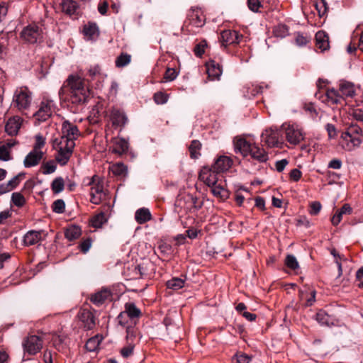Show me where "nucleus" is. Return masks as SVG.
<instances>
[{
    "instance_id": "obj_1",
    "label": "nucleus",
    "mask_w": 363,
    "mask_h": 363,
    "mask_svg": "<svg viewBox=\"0 0 363 363\" xmlns=\"http://www.w3.org/2000/svg\"><path fill=\"white\" fill-rule=\"evenodd\" d=\"M60 99L73 104H84L89 95V89L85 79L78 74H70L64 82L58 92Z\"/></svg>"
},
{
    "instance_id": "obj_2",
    "label": "nucleus",
    "mask_w": 363,
    "mask_h": 363,
    "mask_svg": "<svg viewBox=\"0 0 363 363\" xmlns=\"http://www.w3.org/2000/svg\"><path fill=\"white\" fill-rule=\"evenodd\" d=\"M362 128L352 123L346 130L342 133V146L347 151H352L359 146L362 143Z\"/></svg>"
},
{
    "instance_id": "obj_3",
    "label": "nucleus",
    "mask_w": 363,
    "mask_h": 363,
    "mask_svg": "<svg viewBox=\"0 0 363 363\" xmlns=\"http://www.w3.org/2000/svg\"><path fill=\"white\" fill-rule=\"evenodd\" d=\"M52 146L55 149H58L55 160L61 165H65L69 161L73 150L75 147V143L67 140L65 143L57 140H54Z\"/></svg>"
},
{
    "instance_id": "obj_4",
    "label": "nucleus",
    "mask_w": 363,
    "mask_h": 363,
    "mask_svg": "<svg viewBox=\"0 0 363 363\" xmlns=\"http://www.w3.org/2000/svg\"><path fill=\"white\" fill-rule=\"evenodd\" d=\"M44 340L42 336L38 335H30L22 341L24 357L33 356L41 351L43 347Z\"/></svg>"
},
{
    "instance_id": "obj_5",
    "label": "nucleus",
    "mask_w": 363,
    "mask_h": 363,
    "mask_svg": "<svg viewBox=\"0 0 363 363\" xmlns=\"http://www.w3.org/2000/svg\"><path fill=\"white\" fill-rule=\"evenodd\" d=\"M32 93L26 86L17 89L13 94V104L20 111L28 109L31 104Z\"/></svg>"
},
{
    "instance_id": "obj_6",
    "label": "nucleus",
    "mask_w": 363,
    "mask_h": 363,
    "mask_svg": "<svg viewBox=\"0 0 363 363\" xmlns=\"http://www.w3.org/2000/svg\"><path fill=\"white\" fill-rule=\"evenodd\" d=\"M21 38L28 43H37L43 40V30L36 24H29L21 31Z\"/></svg>"
},
{
    "instance_id": "obj_7",
    "label": "nucleus",
    "mask_w": 363,
    "mask_h": 363,
    "mask_svg": "<svg viewBox=\"0 0 363 363\" xmlns=\"http://www.w3.org/2000/svg\"><path fill=\"white\" fill-rule=\"evenodd\" d=\"M80 135V132L77 128V126L69 121L65 120L62 122V135L60 138H55V140H57L60 141H62L65 143V141L69 140L72 142H74Z\"/></svg>"
},
{
    "instance_id": "obj_8",
    "label": "nucleus",
    "mask_w": 363,
    "mask_h": 363,
    "mask_svg": "<svg viewBox=\"0 0 363 363\" xmlns=\"http://www.w3.org/2000/svg\"><path fill=\"white\" fill-rule=\"evenodd\" d=\"M54 107L55 103L52 100L43 99L40 104L38 110L33 114V117L38 122H45L51 117Z\"/></svg>"
},
{
    "instance_id": "obj_9",
    "label": "nucleus",
    "mask_w": 363,
    "mask_h": 363,
    "mask_svg": "<svg viewBox=\"0 0 363 363\" xmlns=\"http://www.w3.org/2000/svg\"><path fill=\"white\" fill-rule=\"evenodd\" d=\"M218 174H219V172L215 171L212 166H204L201 169L199 177L201 181L211 187L217 184Z\"/></svg>"
},
{
    "instance_id": "obj_10",
    "label": "nucleus",
    "mask_w": 363,
    "mask_h": 363,
    "mask_svg": "<svg viewBox=\"0 0 363 363\" xmlns=\"http://www.w3.org/2000/svg\"><path fill=\"white\" fill-rule=\"evenodd\" d=\"M281 128L284 130L286 140L291 144L297 145L303 140L302 132L294 125L283 124Z\"/></svg>"
},
{
    "instance_id": "obj_11",
    "label": "nucleus",
    "mask_w": 363,
    "mask_h": 363,
    "mask_svg": "<svg viewBox=\"0 0 363 363\" xmlns=\"http://www.w3.org/2000/svg\"><path fill=\"white\" fill-rule=\"evenodd\" d=\"M78 318L82 322V326L86 330H92L96 325V317L88 309H81L78 313Z\"/></svg>"
},
{
    "instance_id": "obj_12",
    "label": "nucleus",
    "mask_w": 363,
    "mask_h": 363,
    "mask_svg": "<svg viewBox=\"0 0 363 363\" xmlns=\"http://www.w3.org/2000/svg\"><path fill=\"white\" fill-rule=\"evenodd\" d=\"M262 142L264 143L268 147H279L281 143L279 142V132L278 130H274L272 128L266 130L262 133Z\"/></svg>"
},
{
    "instance_id": "obj_13",
    "label": "nucleus",
    "mask_w": 363,
    "mask_h": 363,
    "mask_svg": "<svg viewBox=\"0 0 363 363\" xmlns=\"http://www.w3.org/2000/svg\"><path fill=\"white\" fill-rule=\"evenodd\" d=\"M242 38V35L236 30H225L220 33V41L225 48L231 44L239 43Z\"/></svg>"
},
{
    "instance_id": "obj_14",
    "label": "nucleus",
    "mask_w": 363,
    "mask_h": 363,
    "mask_svg": "<svg viewBox=\"0 0 363 363\" xmlns=\"http://www.w3.org/2000/svg\"><path fill=\"white\" fill-rule=\"evenodd\" d=\"M110 119L112 125L115 128H123L128 121V117L125 112L117 108H113L111 111Z\"/></svg>"
},
{
    "instance_id": "obj_15",
    "label": "nucleus",
    "mask_w": 363,
    "mask_h": 363,
    "mask_svg": "<svg viewBox=\"0 0 363 363\" xmlns=\"http://www.w3.org/2000/svg\"><path fill=\"white\" fill-rule=\"evenodd\" d=\"M233 164V161L230 157L220 155L216 158L214 163L211 166L217 172L223 173L229 170Z\"/></svg>"
},
{
    "instance_id": "obj_16",
    "label": "nucleus",
    "mask_w": 363,
    "mask_h": 363,
    "mask_svg": "<svg viewBox=\"0 0 363 363\" xmlns=\"http://www.w3.org/2000/svg\"><path fill=\"white\" fill-rule=\"evenodd\" d=\"M22 122L23 119L18 116L9 118L5 125V131L11 136L16 135L22 125Z\"/></svg>"
},
{
    "instance_id": "obj_17",
    "label": "nucleus",
    "mask_w": 363,
    "mask_h": 363,
    "mask_svg": "<svg viewBox=\"0 0 363 363\" xmlns=\"http://www.w3.org/2000/svg\"><path fill=\"white\" fill-rule=\"evenodd\" d=\"M45 155L44 152H37L32 150L25 157L23 165L26 168L35 167L40 164Z\"/></svg>"
},
{
    "instance_id": "obj_18",
    "label": "nucleus",
    "mask_w": 363,
    "mask_h": 363,
    "mask_svg": "<svg viewBox=\"0 0 363 363\" xmlns=\"http://www.w3.org/2000/svg\"><path fill=\"white\" fill-rule=\"evenodd\" d=\"M124 311L128 318L134 323H136V320H138L142 315L140 309L133 302H128L125 304Z\"/></svg>"
},
{
    "instance_id": "obj_19",
    "label": "nucleus",
    "mask_w": 363,
    "mask_h": 363,
    "mask_svg": "<svg viewBox=\"0 0 363 363\" xmlns=\"http://www.w3.org/2000/svg\"><path fill=\"white\" fill-rule=\"evenodd\" d=\"M316 320L322 325H334L337 320L333 315H329L325 311L320 309L315 315Z\"/></svg>"
},
{
    "instance_id": "obj_20",
    "label": "nucleus",
    "mask_w": 363,
    "mask_h": 363,
    "mask_svg": "<svg viewBox=\"0 0 363 363\" xmlns=\"http://www.w3.org/2000/svg\"><path fill=\"white\" fill-rule=\"evenodd\" d=\"M83 33L87 40H94L99 35V26L94 22H89L84 26Z\"/></svg>"
},
{
    "instance_id": "obj_21",
    "label": "nucleus",
    "mask_w": 363,
    "mask_h": 363,
    "mask_svg": "<svg viewBox=\"0 0 363 363\" xmlns=\"http://www.w3.org/2000/svg\"><path fill=\"white\" fill-rule=\"evenodd\" d=\"M253 144L247 141L245 138H239L235 141V150L240 152L243 157H247L251 151Z\"/></svg>"
},
{
    "instance_id": "obj_22",
    "label": "nucleus",
    "mask_w": 363,
    "mask_h": 363,
    "mask_svg": "<svg viewBox=\"0 0 363 363\" xmlns=\"http://www.w3.org/2000/svg\"><path fill=\"white\" fill-rule=\"evenodd\" d=\"M206 72L212 80L218 79L222 74V69L218 63L211 60L206 63Z\"/></svg>"
},
{
    "instance_id": "obj_23",
    "label": "nucleus",
    "mask_w": 363,
    "mask_h": 363,
    "mask_svg": "<svg viewBox=\"0 0 363 363\" xmlns=\"http://www.w3.org/2000/svg\"><path fill=\"white\" fill-rule=\"evenodd\" d=\"M249 155H250L253 160L259 162H266L269 159L267 152L263 148H260L255 144H253Z\"/></svg>"
},
{
    "instance_id": "obj_24",
    "label": "nucleus",
    "mask_w": 363,
    "mask_h": 363,
    "mask_svg": "<svg viewBox=\"0 0 363 363\" xmlns=\"http://www.w3.org/2000/svg\"><path fill=\"white\" fill-rule=\"evenodd\" d=\"M60 6L62 12L68 16L77 14L79 9V4L74 0H62Z\"/></svg>"
},
{
    "instance_id": "obj_25",
    "label": "nucleus",
    "mask_w": 363,
    "mask_h": 363,
    "mask_svg": "<svg viewBox=\"0 0 363 363\" xmlns=\"http://www.w3.org/2000/svg\"><path fill=\"white\" fill-rule=\"evenodd\" d=\"M42 230H29L23 237V243L26 246H31L38 243L41 240Z\"/></svg>"
},
{
    "instance_id": "obj_26",
    "label": "nucleus",
    "mask_w": 363,
    "mask_h": 363,
    "mask_svg": "<svg viewBox=\"0 0 363 363\" xmlns=\"http://www.w3.org/2000/svg\"><path fill=\"white\" fill-rule=\"evenodd\" d=\"M111 296V291L102 289L93 294L90 298L91 301L96 306H101Z\"/></svg>"
},
{
    "instance_id": "obj_27",
    "label": "nucleus",
    "mask_w": 363,
    "mask_h": 363,
    "mask_svg": "<svg viewBox=\"0 0 363 363\" xmlns=\"http://www.w3.org/2000/svg\"><path fill=\"white\" fill-rule=\"evenodd\" d=\"M316 46L325 51L329 48V37L328 35L323 30H319L315 34Z\"/></svg>"
},
{
    "instance_id": "obj_28",
    "label": "nucleus",
    "mask_w": 363,
    "mask_h": 363,
    "mask_svg": "<svg viewBox=\"0 0 363 363\" xmlns=\"http://www.w3.org/2000/svg\"><path fill=\"white\" fill-rule=\"evenodd\" d=\"M89 184L94 185L91 188L90 195L97 194L101 196L104 195L103 182L98 176L94 175L91 177V181L89 183Z\"/></svg>"
},
{
    "instance_id": "obj_29",
    "label": "nucleus",
    "mask_w": 363,
    "mask_h": 363,
    "mask_svg": "<svg viewBox=\"0 0 363 363\" xmlns=\"http://www.w3.org/2000/svg\"><path fill=\"white\" fill-rule=\"evenodd\" d=\"M190 23L194 26L199 28L202 27L205 23V18L201 10H192L189 14Z\"/></svg>"
},
{
    "instance_id": "obj_30",
    "label": "nucleus",
    "mask_w": 363,
    "mask_h": 363,
    "mask_svg": "<svg viewBox=\"0 0 363 363\" xmlns=\"http://www.w3.org/2000/svg\"><path fill=\"white\" fill-rule=\"evenodd\" d=\"M352 212V208L348 203H345L340 209L337 210L335 214L331 218V222L333 225H337L341 220L342 215L347 214L350 215Z\"/></svg>"
},
{
    "instance_id": "obj_31",
    "label": "nucleus",
    "mask_w": 363,
    "mask_h": 363,
    "mask_svg": "<svg viewBox=\"0 0 363 363\" xmlns=\"http://www.w3.org/2000/svg\"><path fill=\"white\" fill-rule=\"evenodd\" d=\"M339 91L341 96H342L343 100L344 97H353L355 94L354 85L348 82H340L339 86Z\"/></svg>"
},
{
    "instance_id": "obj_32",
    "label": "nucleus",
    "mask_w": 363,
    "mask_h": 363,
    "mask_svg": "<svg viewBox=\"0 0 363 363\" xmlns=\"http://www.w3.org/2000/svg\"><path fill=\"white\" fill-rule=\"evenodd\" d=\"M135 219L139 224H143L152 219V215L148 208H141L136 211Z\"/></svg>"
},
{
    "instance_id": "obj_33",
    "label": "nucleus",
    "mask_w": 363,
    "mask_h": 363,
    "mask_svg": "<svg viewBox=\"0 0 363 363\" xmlns=\"http://www.w3.org/2000/svg\"><path fill=\"white\" fill-rule=\"evenodd\" d=\"M113 152L119 155H122L128 151V143L123 138H115L113 140Z\"/></svg>"
},
{
    "instance_id": "obj_34",
    "label": "nucleus",
    "mask_w": 363,
    "mask_h": 363,
    "mask_svg": "<svg viewBox=\"0 0 363 363\" xmlns=\"http://www.w3.org/2000/svg\"><path fill=\"white\" fill-rule=\"evenodd\" d=\"M325 97L328 101L331 102L333 104H341L342 101H343L342 96H341L340 91L333 88L326 91Z\"/></svg>"
},
{
    "instance_id": "obj_35",
    "label": "nucleus",
    "mask_w": 363,
    "mask_h": 363,
    "mask_svg": "<svg viewBox=\"0 0 363 363\" xmlns=\"http://www.w3.org/2000/svg\"><path fill=\"white\" fill-rule=\"evenodd\" d=\"M66 337L62 335H55L52 337V342L53 347L60 352H65L67 350Z\"/></svg>"
},
{
    "instance_id": "obj_36",
    "label": "nucleus",
    "mask_w": 363,
    "mask_h": 363,
    "mask_svg": "<svg viewBox=\"0 0 363 363\" xmlns=\"http://www.w3.org/2000/svg\"><path fill=\"white\" fill-rule=\"evenodd\" d=\"M201 143L198 140H194L191 141L189 150L190 153V157L191 159H198L201 156L200 150L201 149Z\"/></svg>"
},
{
    "instance_id": "obj_37",
    "label": "nucleus",
    "mask_w": 363,
    "mask_h": 363,
    "mask_svg": "<svg viewBox=\"0 0 363 363\" xmlns=\"http://www.w3.org/2000/svg\"><path fill=\"white\" fill-rule=\"evenodd\" d=\"M103 337L99 335L90 337L85 344V348L89 352H94L97 350Z\"/></svg>"
},
{
    "instance_id": "obj_38",
    "label": "nucleus",
    "mask_w": 363,
    "mask_h": 363,
    "mask_svg": "<svg viewBox=\"0 0 363 363\" xmlns=\"http://www.w3.org/2000/svg\"><path fill=\"white\" fill-rule=\"evenodd\" d=\"M82 234V230L79 226L72 225L67 228L65 232V238L72 241L78 238Z\"/></svg>"
},
{
    "instance_id": "obj_39",
    "label": "nucleus",
    "mask_w": 363,
    "mask_h": 363,
    "mask_svg": "<svg viewBox=\"0 0 363 363\" xmlns=\"http://www.w3.org/2000/svg\"><path fill=\"white\" fill-rule=\"evenodd\" d=\"M107 222V218L104 212H101L90 220V224L93 228H101L102 225Z\"/></svg>"
},
{
    "instance_id": "obj_40",
    "label": "nucleus",
    "mask_w": 363,
    "mask_h": 363,
    "mask_svg": "<svg viewBox=\"0 0 363 363\" xmlns=\"http://www.w3.org/2000/svg\"><path fill=\"white\" fill-rule=\"evenodd\" d=\"M185 280L178 277H174L166 283L167 287L173 290H179L184 287Z\"/></svg>"
},
{
    "instance_id": "obj_41",
    "label": "nucleus",
    "mask_w": 363,
    "mask_h": 363,
    "mask_svg": "<svg viewBox=\"0 0 363 363\" xmlns=\"http://www.w3.org/2000/svg\"><path fill=\"white\" fill-rule=\"evenodd\" d=\"M313 6L320 17L323 16L328 10V3L325 0H315Z\"/></svg>"
},
{
    "instance_id": "obj_42",
    "label": "nucleus",
    "mask_w": 363,
    "mask_h": 363,
    "mask_svg": "<svg viewBox=\"0 0 363 363\" xmlns=\"http://www.w3.org/2000/svg\"><path fill=\"white\" fill-rule=\"evenodd\" d=\"M211 192L213 194L221 199H226L229 196V192L228 190L222 187L220 185H216L211 186Z\"/></svg>"
},
{
    "instance_id": "obj_43",
    "label": "nucleus",
    "mask_w": 363,
    "mask_h": 363,
    "mask_svg": "<svg viewBox=\"0 0 363 363\" xmlns=\"http://www.w3.org/2000/svg\"><path fill=\"white\" fill-rule=\"evenodd\" d=\"M65 187V182L62 177L55 178L51 184V189L55 194L62 192Z\"/></svg>"
},
{
    "instance_id": "obj_44",
    "label": "nucleus",
    "mask_w": 363,
    "mask_h": 363,
    "mask_svg": "<svg viewBox=\"0 0 363 363\" xmlns=\"http://www.w3.org/2000/svg\"><path fill=\"white\" fill-rule=\"evenodd\" d=\"M131 60V55L126 53L122 52L119 56L117 57L115 63L117 67H123L128 65Z\"/></svg>"
},
{
    "instance_id": "obj_45",
    "label": "nucleus",
    "mask_w": 363,
    "mask_h": 363,
    "mask_svg": "<svg viewBox=\"0 0 363 363\" xmlns=\"http://www.w3.org/2000/svg\"><path fill=\"white\" fill-rule=\"evenodd\" d=\"M127 170V167L123 163H116L111 167V171L116 176H125Z\"/></svg>"
},
{
    "instance_id": "obj_46",
    "label": "nucleus",
    "mask_w": 363,
    "mask_h": 363,
    "mask_svg": "<svg viewBox=\"0 0 363 363\" xmlns=\"http://www.w3.org/2000/svg\"><path fill=\"white\" fill-rule=\"evenodd\" d=\"M11 202L17 207H22L26 203V199L20 192H14L11 195Z\"/></svg>"
},
{
    "instance_id": "obj_47",
    "label": "nucleus",
    "mask_w": 363,
    "mask_h": 363,
    "mask_svg": "<svg viewBox=\"0 0 363 363\" xmlns=\"http://www.w3.org/2000/svg\"><path fill=\"white\" fill-rule=\"evenodd\" d=\"M45 138L41 134H38L35 136V143L33 147V150L37 152H43L42 149L45 145Z\"/></svg>"
},
{
    "instance_id": "obj_48",
    "label": "nucleus",
    "mask_w": 363,
    "mask_h": 363,
    "mask_svg": "<svg viewBox=\"0 0 363 363\" xmlns=\"http://www.w3.org/2000/svg\"><path fill=\"white\" fill-rule=\"evenodd\" d=\"M101 74V69L99 65L90 66L87 69V76L90 78V80L96 79Z\"/></svg>"
},
{
    "instance_id": "obj_49",
    "label": "nucleus",
    "mask_w": 363,
    "mask_h": 363,
    "mask_svg": "<svg viewBox=\"0 0 363 363\" xmlns=\"http://www.w3.org/2000/svg\"><path fill=\"white\" fill-rule=\"evenodd\" d=\"M285 264L288 268L292 270H295L299 267L298 262L296 257L293 255H288L286 257Z\"/></svg>"
},
{
    "instance_id": "obj_50",
    "label": "nucleus",
    "mask_w": 363,
    "mask_h": 363,
    "mask_svg": "<svg viewBox=\"0 0 363 363\" xmlns=\"http://www.w3.org/2000/svg\"><path fill=\"white\" fill-rule=\"evenodd\" d=\"M207 47V42L203 40L196 44L194 48V55L198 57H201L205 52V48Z\"/></svg>"
},
{
    "instance_id": "obj_51",
    "label": "nucleus",
    "mask_w": 363,
    "mask_h": 363,
    "mask_svg": "<svg viewBox=\"0 0 363 363\" xmlns=\"http://www.w3.org/2000/svg\"><path fill=\"white\" fill-rule=\"evenodd\" d=\"M52 211L56 213H62L65 209V203L62 199H57L52 206Z\"/></svg>"
},
{
    "instance_id": "obj_52",
    "label": "nucleus",
    "mask_w": 363,
    "mask_h": 363,
    "mask_svg": "<svg viewBox=\"0 0 363 363\" xmlns=\"http://www.w3.org/2000/svg\"><path fill=\"white\" fill-rule=\"evenodd\" d=\"M251 360V357L244 354V353H238L233 358V363H250Z\"/></svg>"
},
{
    "instance_id": "obj_53",
    "label": "nucleus",
    "mask_w": 363,
    "mask_h": 363,
    "mask_svg": "<svg viewBox=\"0 0 363 363\" xmlns=\"http://www.w3.org/2000/svg\"><path fill=\"white\" fill-rule=\"evenodd\" d=\"M153 98L157 104H164L168 101L169 95L164 92L158 91L154 94Z\"/></svg>"
},
{
    "instance_id": "obj_54",
    "label": "nucleus",
    "mask_w": 363,
    "mask_h": 363,
    "mask_svg": "<svg viewBox=\"0 0 363 363\" xmlns=\"http://www.w3.org/2000/svg\"><path fill=\"white\" fill-rule=\"evenodd\" d=\"M288 28L285 25H279L274 29V33L277 37L284 38L288 35Z\"/></svg>"
},
{
    "instance_id": "obj_55",
    "label": "nucleus",
    "mask_w": 363,
    "mask_h": 363,
    "mask_svg": "<svg viewBox=\"0 0 363 363\" xmlns=\"http://www.w3.org/2000/svg\"><path fill=\"white\" fill-rule=\"evenodd\" d=\"M91 244H92V239L91 238H87L80 242V243L79 245V249L80 250V251L82 252L85 254L89 250L91 246Z\"/></svg>"
},
{
    "instance_id": "obj_56",
    "label": "nucleus",
    "mask_w": 363,
    "mask_h": 363,
    "mask_svg": "<svg viewBox=\"0 0 363 363\" xmlns=\"http://www.w3.org/2000/svg\"><path fill=\"white\" fill-rule=\"evenodd\" d=\"M43 170V173L44 174H49L53 173L56 170V164H55V162L52 160H50L49 162H47L46 163L43 164L42 166Z\"/></svg>"
},
{
    "instance_id": "obj_57",
    "label": "nucleus",
    "mask_w": 363,
    "mask_h": 363,
    "mask_svg": "<svg viewBox=\"0 0 363 363\" xmlns=\"http://www.w3.org/2000/svg\"><path fill=\"white\" fill-rule=\"evenodd\" d=\"M25 177L24 173H19L10 179L7 184L10 186L11 190L14 189L20 183L21 180Z\"/></svg>"
},
{
    "instance_id": "obj_58",
    "label": "nucleus",
    "mask_w": 363,
    "mask_h": 363,
    "mask_svg": "<svg viewBox=\"0 0 363 363\" xmlns=\"http://www.w3.org/2000/svg\"><path fill=\"white\" fill-rule=\"evenodd\" d=\"M11 160L10 152L8 150L7 146L5 145L0 146V160L1 161H9Z\"/></svg>"
},
{
    "instance_id": "obj_59",
    "label": "nucleus",
    "mask_w": 363,
    "mask_h": 363,
    "mask_svg": "<svg viewBox=\"0 0 363 363\" xmlns=\"http://www.w3.org/2000/svg\"><path fill=\"white\" fill-rule=\"evenodd\" d=\"M177 72L175 69L167 68L164 74V79L167 82H172L177 77Z\"/></svg>"
},
{
    "instance_id": "obj_60",
    "label": "nucleus",
    "mask_w": 363,
    "mask_h": 363,
    "mask_svg": "<svg viewBox=\"0 0 363 363\" xmlns=\"http://www.w3.org/2000/svg\"><path fill=\"white\" fill-rule=\"evenodd\" d=\"M247 6L252 12H259L262 5L259 0H247Z\"/></svg>"
},
{
    "instance_id": "obj_61",
    "label": "nucleus",
    "mask_w": 363,
    "mask_h": 363,
    "mask_svg": "<svg viewBox=\"0 0 363 363\" xmlns=\"http://www.w3.org/2000/svg\"><path fill=\"white\" fill-rule=\"evenodd\" d=\"M322 208L321 203L319 201H313L310 205L309 213L311 215L315 216L319 213Z\"/></svg>"
},
{
    "instance_id": "obj_62",
    "label": "nucleus",
    "mask_w": 363,
    "mask_h": 363,
    "mask_svg": "<svg viewBox=\"0 0 363 363\" xmlns=\"http://www.w3.org/2000/svg\"><path fill=\"white\" fill-rule=\"evenodd\" d=\"M134 345L132 343L128 344V345L123 347L121 350V354L124 358H127L130 357L133 352Z\"/></svg>"
},
{
    "instance_id": "obj_63",
    "label": "nucleus",
    "mask_w": 363,
    "mask_h": 363,
    "mask_svg": "<svg viewBox=\"0 0 363 363\" xmlns=\"http://www.w3.org/2000/svg\"><path fill=\"white\" fill-rule=\"evenodd\" d=\"M302 173L301 172L296 168H294L291 169V171L289 173V177L291 180L294 182H298L301 178Z\"/></svg>"
},
{
    "instance_id": "obj_64",
    "label": "nucleus",
    "mask_w": 363,
    "mask_h": 363,
    "mask_svg": "<svg viewBox=\"0 0 363 363\" xmlns=\"http://www.w3.org/2000/svg\"><path fill=\"white\" fill-rule=\"evenodd\" d=\"M308 38L302 34L298 33L296 37V43L298 46H304L308 43Z\"/></svg>"
}]
</instances>
